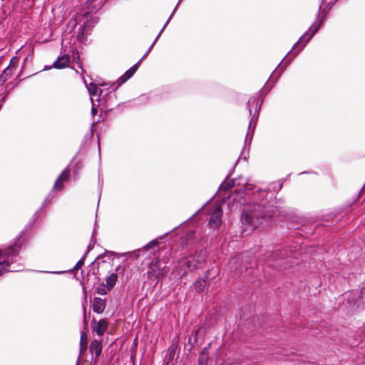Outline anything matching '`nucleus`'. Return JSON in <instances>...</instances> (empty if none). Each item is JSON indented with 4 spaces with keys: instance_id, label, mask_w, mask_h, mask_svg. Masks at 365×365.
Wrapping results in <instances>:
<instances>
[{
    "instance_id": "nucleus-47",
    "label": "nucleus",
    "mask_w": 365,
    "mask_h": 365,
    "mask_svg": "<svg viewBox=\"0 0 365 365\" xmlns=\"http://www.w3.org/2000/svg\"><path fill=\"white\" fill-rule=\"evenodd\" d=\"M148 53H149V52L146 51V53H145L143 56V57L140 59V61H141L144 58H145V56L148 55Z\"/></svg>"
},
{
    "instance_id": "nucleus-6",
    "label": "nucleus",
    "mask_w": 365,
    "mask_h": 365,
    "mask_svg": "<svg viewBox=\"0 0 365 365\" xmlns=\"http://www.w3.org/2000/svg\"><path fill=\"white\" fill-rule=\"evenodd\" d=\"M108 328V322L105 319L96 322L93 318L91 322V329L93 332H96L99 336H102Z\"/></svg>"
},
{
    "instance_id": "nucleus-16",
    "label": "nucleus",
    "mask_w": 365,
    "mask_h": 365,
    "mask_svg": "<svg viewBox=\"0 0 365 365\" xmlns=\"http://www.w3.org/2000/svg\"><path fill=\"white\" fill-rule=\"evenodd\" d=\"M96 230L92 232L90 242L87 247L86 251L85 252V255L87 256L88 253L94 248L95 244L96 242Z\"/></svg>"
},
{
    "instance_id": "nucleus-8",
    "label": "nucleus",
    "mask_w": 365,
    "mask_h": 365,
    "mask_svg": "<svg viewBox=\"0 0 365 365\" xmlns=\"http://www.w3.org/2000/svg\"><path fill=\"white\" fill-rule=\"evenodd\" d=\"M106 307L105 299L100 297H94L93 302V311L97 314L103 312Z\"/></svg>"
},
{
    "instance_id": "nucleus-2",
    "label": "nucleus",
    "mask_w": 365,
    "mask_h": 365,
    "mask_svg": "<svg viewBox=\"0 0 365 365\" xmlns=\"http://www.w3.org/2000/svg\"><path fill=\"white\" fill-rule=\"evenodd\" d=\"M104 0H88L86 4V11L83 14V17L86 19L82 25L79 27L78 34L83 36L88 31L91 30L93 27L98 22V18L94 16H88L91 14H96L103 4Z\"/></svg>"
},
{
    "instance_id": "nucleus-29",
    "label": "nucleus",
    "mask_w": 365,
    "mask_h": 365,
    "mask_svg": "<svg viewBox=\"0 0 365 365\" xmlns=\"http://www.w3.org/2000/svg\"><path fill=\"white\" fill-rule=\"evenodd\" d=\"M305 36H306V34H305L304 36H302V37L299 40V41H298L297 43H295V44H294V48H297L299 46H300L299 49V51H297V53H299V51H301V50L302 49V48L305 46V44H306L307 41H306L304 43L302 44V41H303V38L305 37Z\"/></svg>"
},
{
    "instance_id": "nucleus-34",
    "label": "nucleus",
    "mask_w": 365,
    "mask_h": 365,
    "mask_svg": "<svg viewBox=\"0 0 365 365\" xmlns=\"http://www.w3.org/2000/svg\"><path fill=\"white\" fill-rule=\"evenodd\" d=\"M320 27V24H318L317 26H315L312 31V34L311 35L309 36V38L307 39V42L308 41H309L312 37L313 36L317 33V31L319 30Z\"/></svg>"
},
{
    "instance_id": "nucleus-53",
    "label": "nucleus",
    "mask_w": 365,
    "mask_h": 365,
    "mask_svg": "<svg viewBox=\"0 0 365 365\" xmlns=\"http://www.w3.org/2000/svg\"><path fill=\"white\" fill-rule=\"evenodd\" d=\"M216 274H216V273H215V275H214V276H212V278H215V276H216Z\"/></svg>"
},
{
    "instance_id": "nucleus-38",
    "label": "nucleus",
    "mask_w": 365,
    "mask_h": 365,
    "mask_svg": "<svg viewBox=\"0 0 365 365\" xmlns=\"http://www.w3.org/2000/svg\"><path fill=\"white\" fill-rule=\"evenodd\" d=\"M115 271L118 273H123L125 272V267L123 266H121V265H118L116 268H115Z\"/></svg>"
},
{
    "instance_id": "nucleus-15",
    "label": "nucleus",
    "mask_w": 365,
    "mask_h": 365,
    "mask_svg": "<svg viewBox=\"0 0 365 365\" xmlns=\"http://www.w3.org/2000/svg\"><path fill=\"white\" fill-rule=\"evenodd\" d=\"M87 334L85 332H82L80 341V355L87 349Z\"/></svg>"
},
{
    "instance_id": "nucleus-23",
    "label": "nucleus",
    "mask_w": 365,
    "mask_h": 365,
    "mask_svg": "<svg viewBox=\"0 0 365 365\" xmlns=\"http://www.w3.org/2000/svg\"><path fill=\"white\" fill-rule=\"evenodd\" d=\"M108 255V257L110 258V257H113L115 255V253L113 252H110L106 250L103 254L99 255L96 258V259H101L103 262H106V259H105L106 257Z\"/></svg>"
},
{
    "instance_id": "nucleus-43",
    "label": "nucleus",
    "mask_w": 365,
    "mask_h": 365,
    "mask_svg": "<svg viewBox=\"0 0 365 365\" xmlns=\"http://www.w3.org/2000/svg\"><path fill=\"white\" fill-rule=\"evenodd\" d=\"M237 262V259L235 258H232L231 259L230 261H229V264H235Z\"/></svg>"
},
{
    "instance_id": "nucleus-30",
    "label": "nucleus",
    "mask_w": 365,
    "mask_h": 365,
    "mask_svg": "<svg viewBox=\"0 0 365 365\" xmlns=\"http://www.w3.org/2000/svg\"><path fill=\"white\" fill-rule=\"evenodd\" d=\"M248 158H249V151L246 153L245 150L244 148L243 150L240 153V155L239 157V160H244L245 161H247Z\"/></svg>"
},
{
    "instance_id": "nucleus-17",
    "label": "nucleus",
    "mask_w": 365,
    "mask_h": 365,
    "mask_svg": "<svg viewBox=\"0 0 365 365\" xmlns=\"http://www.w3.org/2000/svg\"><path fill=\"white\" fill-rule=\"evenodd\" d=\"M11 75L12 71L10 68H6L0 76V85H3Z\"/></svg>"
},
{
    "instance_id": "nucleus-48",
    "label": "nucleus",
    "mask_w": 365,
    "mask_h": 365,
    "mask_svg": "<svg viewBox=\"0 0 365 365\" xmlns=\"http://www.w3.org/2000/svg\"><path fill=\"white\" fill-rule=\"evenodd\" d=\"M205 205V204L200 210H197V211L193 215V216L195 215L198 212H200V210L202 209Z\"/></svg>"
},
{
    "instance_id": "nucleus-19",
    "label": "nucleus",
    "mask_w": 365,
    "mask_h": 365,
    "mask_svg": "<svg viewBox=\"0 0 365 365\" xmlns=\"http://www.w3.org/2000/svg\"><path fill=\"white\" fill-rule=\"evenodd\" d=\"M88 91L90 96H99L98 91L100 92L101 89H99L96 85L93 83H91L88 86H87Z\"/></svg>"
},
{
    "instance_id": "nucleus-24",
    "label": "nucleus",
    "mask_w": 365,
    "mask_h": 365,
    "mask_svg": "<svg viewBox=\"0 0 365 365\" xmlns=\"http://www.w3.org/2000/svg\"><path fill=\"white\" fill-rule=\"evenodd\" d=\"M108 291L109 290L108 289L106 284L104 283L99 284L97 288V293L101 295H106L108 293Z\"/></svg>"
},
{
    "instance_id": "nucleus-21",
    "label": "nucleus",
    "mask_w": 365,
    "mask_h": 365,
    "mask_svg": "<svg viewBox=\"0 0 365 365\" xmlns=\"http://www.w3.org/2000/svg\"><path fill=\"white\" fill-rule=\"evenodd\" d=\"M86 257L87 256L83 255V257L77 262V263L73 267V269L68 270V272H73V271L78 270L79 269H81L84 264L85 259H86Z\"/></svg>"
},
{
    "instance_id": "nucleus-51",
    "label": "nucleus",
    "mask_w": 365,
    "mask_h": 365,
    "mask_svg": "<svg viewBox=\"0 0 365 365\" xmlns=\"http://www.w3.org/2000/svg\"><path fill=\"white\" fill-rule=\"evenodd\" d=\"M79 359H80V355L78 356V360H77V362H76V365H78Z\"/></svg>"
},
{
    "instance_id": "nucleus-3",
    "label": "nucleus",
    "mask_w": 365,
    "mask_h": 365,
    "mask_svg": "<svg viewBox=\"0 0 365 365\" xmlns=\"http://www.w3.org/2000/svg\"><path fill=\"white\" fill-rule=\"evenodd\" d=\"M116 85L111 86V91L103 94V91H100L101 102L106 113H108L114 109L115 107L119 106L120 104L117 103V96L115 94Z\"/></svg>"
},
{
    "instance_id": "nucleus-25",
    "label": "nucleus",
    "mask_w": 365,
    "mask_h": 365,
    "mask_svg": "<svg viewBox=\"0 0 365 365\" xmlns=\"http://www.w3.org/2000/svg\"><path fill=\"white\" fill-rule=\"evenodd\" d=\"M19 63V58L16 56H13L9 62V66L6 68H10V69L12 71L13 68H16L18 66Z\"/></svg>"
},
{
    "instance_id": "nucleus-13",
    "label": "nucleus",
    "mask_w": 365,
    "mask_h": 365,
    "mask_svg": "<svg viewBox=\"0 0 365 365\" xmlns=\"http://www.w3.org/2000/svg\"><path fill=\"white\" fill-rule=\"evenodd\" d=\"M175 13V9L173 10V11L172 12V14H170V16H169V18L168 19V20L166 21V22L165 23L164 26H163V28L161 29V30L160 31L159 34H158V36H156L155 39L154 40V41L153 42V43L151 44V46L149 47V48L148 49V52H150L152 49V48L153 47V46L155 45V43L157 42V41L158 40V38H160V36H161V34H163V31L165 30V27L168 26V24H169L170 21L171 20V19L173 18L174 14Z\"/></svg>"
},
{
    "instance_id": "nucleus-45",
    "label": "nucleus",
    "mask_w": 365,
    "mask_h": 365,
    "mask_svg": "<svg viewBox=\"0 0 365 365\" xmlns=\"http://www.w3.org/2000/svg\"><path fill=\"white\" fill-rule=\"evenodd\" d=\"M180 1H181V0H179V1H178V4H176V6H175V9H174V10L175 9V11H177V9H178V6H179V4H180Z\"/></svg>"
},
{
    "instance_id": "nucleus-55",
    "label": "nucleus",
    "mask_w": 365,
    "mask_h": 365,
    "mask_svg": "<svg viewBox=\"0 0 365 365\" xmlns=\"http://www.w3.org/2000/svg\"><path fill=\"white\" fill-rule=\"evenodd\" d=\"M94 263V261L91 262V264H90V266H91L92 264H93Z\"/></svg>"
},
{
    "instance_id": "nucleus-32",
    "label": "nucleus",
    "mask_w": 365,
    "mask_h": 365,
    "mask_svg": "<svg viewBox=\"0 0 365 365\" xmlns=\"http://www.w3.org/2000/svg\"><path fill=\"white\" fill-rule=\"evenodd\" d=\"M60 56L63 61L62 62L64 63V68H65L70 61V56L68 54H64V55H62Z\"/></svg>"
},
{
    "instance_id": "nucleus-31",
    "label": "nucleus",
    "mask_w": 365,
    "mask_h": 365,
    "mask_svg": "<svg viewBox=\"0 0 365 365\" xmlns=\"http://www.w3.org/2000/svg\"><path fill=\"white\" fill-rule=\"evenodd\" d=\"M197 334H198V330H195L192 332L191 336H189L188 339V343H191V340L193 338L194 342H196L197 340Z\"/></svg>"
},
{
    "instance_id": "nucleus-18",
    "label": "nucleus",
    "mask_w": 365,
    "mask_h": 365,
    "mask_svg": "<svg viewBox=\"0 0 365 365\" xmlns=\"http://www.w3.org/2000/svg\"><path fill=\"white\" fill-rule=\"evenodd\" d=\"M62 59L61 58V56H59L57 59L53 63V64L50 66H46L44 68V70H48L51 68H54L56 69H62L64 68V63L62 62Z\"/></svg>"
},
{
    "instance_id": "nucleus-49",
    "label": "nucleus",
    "mask_w": 365,
    "mask_h": 365,
    "mask_svg": "<svg viewBox=\"0 0 365 365\" xmlns=\"http://www.w3.org/2000/svg\"><path fill=\"white\" fill-rule=\"evenodd\" d=\"M94 125H95V123L94 122L92 123V124H91V132H93V127L94 126Z\"/></svg>"
},
{
    "instance_id": "nucleus-42",
    "label": "nucleus",
    "mask_w": 365,
    "mask_h": 365,
    "mask_svg": "<svg viewBox=\"0 0 365 365\" xmlns=\"http://www.w3.org/2000/svg\"><path fill=\"white\" fill-rule=\"evenodd\" d=\"M98 112V110L97 108H94V106H93L92 108H91V113L93 115H95Z\"/></svg>"
},
{
    "instance_id": "nucleus-12",
    "label": "nucleus",
    "mask_w": 365,
    "mask_h": 365,
    "mask_svg": "<svg viewBox=\"0 0 365 365\" xmlns=\"http://www.w3.org/2000/svg\"><path fill=\"white\" fill-rule=\"evenodd\" d=\"M118 279V274L112 273L106 279V286L108 290H110L114 287Z\"/></svg>"
},
{
    "instance_id": "nucleus-35",
    "label": "nucleus",
    "mask_w": 365,
    "mask_h": 365,
    "mask_svg": "<svg viewBox=\"0 0 365 365\" xmlns=\"http://www.w3.org/2000/svg\"><path fill=\"white\" fill-rule=\"evenodd\" d=\"M203 256L205 259V254L202 250H200V252H196V254L192 257V259H200V257Z\"/></svg>"
},
{
    "instance_id": "nucleus-27",
    "label": "nucleus",
    "mask_w": 365,
    "mask_h": 365,
    "mask_svg": "<svg viewBox=\"0 0 365 365\" xmlns=\"http://www.w3.org/2000/svg\"><path fill=\"white\" fill-rule=\"evenodd\" d=\"M251 126H252V124H251V119H250L248 123V131L251 129ZM248 135H249V132L247 133L245 143L246 146L249 147L251 145V138H249Z\"/></svg>"
},
{
    "instance_id": "nucleus-50",
    "label": "nucleus",
    "mask_w": 365,
    "mask_h": 365,
    "mask_svg": "<svg viewBox=\"0 0 365 365\" xmlns=\"http://www.w3.org/2000/svg\"><path fill=\"white\" fill-rule=\"evenodd\" d=\"M200 283H201V280L200 279L199 281L195 282V284L197 285V284H200Z\"/></svg>"
},
{
    "instance_id": "nucleus-14",
    "label": "nucleus",
    "mask_w": 365,
    "mask_h": 365,
    "mask_svg": "<svg viewBox=\"0 0 365 365\" xmlns=\"http://www.w3.org/2000/svg\"><path fill=\"white\" fill-rule=\"evenodd\" d=\"M177 346L174 344H172L168 350V359H167V365L169 364L171 361H173L175 359L176 354Z\"/></svg>"
},
{
    "instance_id": "nucleus-39",
    "label": "nucleus",
    "mask_w": 365,
    "mask_h": 365,
    "mask_svg": "<svg viewBox=\"0 0 365 365\" xmlns=\"http://www.w3.org/2000/svg\"><path fill=\"white\" fill-rule=\"evenodd\" d=\"M41 272L51 273V274H62L63 273H66V271H55V272L42 271Z\"/></svg>"
},
{
    "instance_id": "nucleus-5",
    "label": "nucleus",
    "mask_w": 365,
    "mask_h": 365,
    "mask_svg": "<svg viewBox=\"0 0 365 365\" xmlns=\"http://www.w3.org/2000/svg\"><path fill=\"white\" fill-rule=\"evenodd\" d=\"M222 209L220 207L215 208L210 217L208 225L215 228H219L222 223Z\"/></svg>"
},
{
    "instance_id": "nucleus-26",
    "label": "nucleus",
    "mask_w": 365,
    "mask_h": 365,
    "mask_svg": "<svg viewBox=\"0 0 365 365\" xmlns=\"http://www.w3.org/2000/svg\"><path fill=\"white\" fill-rule=\"evenodd\" d=\"M159 244V242L157 239H154L151 241H150L146 245L145 248L146 250H150L153 248L154 247L157 246Z\"/></svg>"
},
{
    "instance_id": "nucleus-20",
    "label": "nucleus",
    "mask_w": 365,
    "mask_h": 365,
    "mask_svg": "<svg viewBox=\"0 0 365 365\" xmlns=\"http://www.w3.org/2000/svg\"><path fill=\"white\" fill-rule=\"evenodd\" d=\"M70 175V169L67 167L66 168L58 177V179L61 180V182L66 181L68 179Z\"/></svg>"
},
{
    "instance_id": "nucleus-10",
    "label": "nucleus",
    "mask_w": 365,
    "mask_h": 365,
    "mask_svg": "<svg viewBox=\"0 0 365 365\" xmlns=\"http://www.w3.org/2000/svg\"><path fill=\"white\" fill-rule=\"evenodd\" d=\"M230 174L228 175L226 179L220 184L218 190L220 191H227L235 186V180L229 179Z\"/></svg>"
},
{
    "instance_id": "nucleus-28",
    "label": "nucleus",
    "mask_w": 365,
    "mask_h": 365,
    "mask_svg": "<svg viewBox=\"0 0 365 365\" xmlns=\"http://www.w3.org/2000/svg\"><path fill=\"white\" fill-rule=\"evenodd\" d=\"M63 188V183L61 182V180L60 179L57 178L54 183L53 189L62 190Z\"/></svg>"
},
{
    "instance_id": "nucleus-37",
    "label": "nucleus",
    "mask_w": 365,
    "mask_h": 365,
    "mask_svg": "<svg viewBox=\"0 0 365 365\" xmlns=\"http://www.w3.org/2000/svg\"><path fill=\"white\" fill-rule=\"evenodd\" d=\"M210 272H211V270H210V269L207 270L205 274L204 278L202 279V281H203L204 282H206L207 279H209Z\"/></svg>"
},
{
    "instance_id": "nucleus-46",
    "label": "nucleus",
    "mask_w": 365,
    "mask_h": 365,
    "mask_svg": "<svg viewBox=\"0 0 365 365\" xmlns=\"http://www.w3.org/2000/svg\"><path fill=\"white\" fill-rule=\"evenodd\" d=\"M148 53H149V52L146 51V53H145L143 56V57L140 59V61H141L144 58H145V56L148 55Z\"/></svg>"
},
{
    "instance_id": "nucleus-54",
    "label": "nucleus",
    "mask_w": 365,
    "mask_h": 365,
    "mask_svg": "<svg viewBox=\"0 0 365 365\" xmlns=\"http://www.w3.org/2000/svg\"><path fill=\"white\" fill-rule=\"evenodd\" d=\"M177 227H174L171 231H173V230H176V228H177Z\"/></svg>"
},
{
    "instance_id": "nucleus-7",
    "label": "nucleus",
    "mask_w": 365,
    "mask_h": 365,
    "mask_svg": "<svg viewBox=\"0 0 365 365\" xmlns=\"http://www.w3.org/2000/svg\"><path fill=\"white\" fill-rule=\"evenodd\" d=\"M103 349L102 343L101 341L97 339H93L91 341L89 351L91 354H95V360L94 362L96 363L98 361V356L101 355Z\"/></svg>"
},
{
    "instance_id": "nucleus-56",
    "label": "nucleus",
    "mask_w": 365,
    "mask_h": 365,
    "mask_svg": "<svg viewBox=\"0 0 365 365\" xmlns=\"http://www.w3.org/2000/svg\"><path fill=\"white\" fill-rule=\"evenodd\" d=\"M133 365H135V361H133Z\"/></svg>"
},
{
    "instance_id": "nucleus-11",
    "label": "nucleus",
    "mask_w": 365,
    "mask_h": 365,
    "mask_svg": "<svg viewBox=\"0 0 365 365\" xmlns=\"http://www.w3.org/2000/svg\"><path fill=\"white\" fill-rule=\"evenodd\" d=\"M241 222L242 225H251V211L250 210L246 209L242 211Z\"/></svg>"
},
{
    "instance_id": "nucleus-44",
    "label": "nucleus",
    "mask_w": 365,
    "mask_h": 365,
    "mask_svg": "<svg viewBox=\"0 0 365 365\" xmlns=\"http://www.w3.org/2000/svg\"><path fill=\"white\" fill-rule=\"evenodd\" d=\"M86 284H87V286H88V287H91V288H93V287H94V285H95V284H94V283H93L92 284H90V285H89V282H88V281L86 282Z\"/></svg>"
},
{
    "instance_id": "nucleus-36",
    "label": "nucleus",
    "mask_w": 365,
    "mask_h": 365,
    "mask_svg": "<svg viewBox=\"0 0 365 365\" xmlns=\"http://www.w3.org/2000/svg\"><path fill=\"white\" fill-rule=\"evenodd\" d=\"M8 94L9 93L7 91L4 92L2 96L0 98V103H1V104H3L6 100Z\"/></svg>"
},
{
    "instance_id": "nucleus-33",
    "label": "nucleus",
    "mask_w": 365,
    "mask_h": 365,
    "mask_svg": "<svg viewBox=\"0 0 365 365\" xmlns=\"http://www.w3.org/2000/svg\"><path fill=\"white\" fill-rule=\"evenodd\" d=\"M42 210H40V208L34 214L32 217V220L30 222L31 225L34 224L39 217V214Z\"/></svg>"
},
{
    "instance_id": "nucleus-9",
    "label": "nucleus",
    "mask_w": 365,
    "mask_h": 365,
    "mask_svg": "<svg viewBox=\"0 0 365 365\" xmlns=\"http://www.w3.org/2000/svg\"><path fill=\"white\" fill-rule=\"evenodd\" d=\"M205 262V258L203 256L200 257V259H187L184 264L183 267H185L188 271H192L198 267V265Z\"/></svg>"
},
{
    "instance_id": "nucleus-41",
    "label": "nucleus",
    "mask_w": 365,
    "mask_h": 365,
    "mask_svg": "<svg viewBox=\"0 0 365 365\" xmlns=\"http://www.w3.org/2000/svg\"><path fill=\"white\" fill-rule=\"evenodd\" d=\"M250 101H251V98H250L247 101V110L249 111V113L250 115H251V106L250 105Z\"/></svg>"
},
{
    "instance_id": "nucleus-4",
    "label": "nucleus",
    "mask_w": 365,
    "mask_h": 365,
    "mask_svg": "<svg viewBox=\"0 0 365 365\" xmlns=\"http://www.w3.org/2000/svg\"><path fill=\"white\" fill-rule=\"evenodd\" d=\"M140 63V60H139L135 64L132 66L128 70H127L123 75H122L118 79L113 83V85H116V88H118L120 86L125 83L128 80H129L137 71L139 68V64Z\"/></svg>"
},
{
    "instance_id": "nucleus-1",
    "label": "nucleus",
    "mask_w": 365,
    "mask_h": 365,
    "mask_svg": "<svg viewBox=\"0 0 365 365\" xmlns=\"http://www.w3.org/2000/svg\"><path fill=\"white\" fill-rule=\"evenodd\" d=\"M23 233L24 232L4 251L0 250V275L4 272H19L23 269V264L16 263L20 259L19 256L21 249L20 238Z\"/></svg>"
},
{
    "instance_id": "nucleus-22",
    "label": "nucleus",
    "mask_w": 365,
    "mask_h": 365,
    "mask_svg": "<svg viewBox=\"0 0 365 365\" xmlns=\"http://www.w3.org/2000/svg\"><path fill=\"white\" fill-rule=\"evenodd\" d=\"M54 197V193L51 191L45 198L40 210H43L46 207L47 204L50 203Z\"/></svg>"
},
{
    "instance_id": "nucleus-52",
    "label": "nucleus",
    "mask_w": 365,
    "mask_h": 365,
    "mask_svg": "<svg viewBox=\"0 0 365 365\" xmlns=\"http://www.w3.org/2000/svg\"><path fill=\"white\" fill-rule=\"evenodd\" d=\"M98 150H100V142H98Z\"/></svg>"
},
{
    "instance_id": "nucleus-40",
    "label": "nucleus",
    "mask_w": 365,
    "mask_h": 365,
    "mask_svg": "<svg viewBox=\"0 0 365 365\" xmlns=\"http://www.w3.org/2000/svg\"><path fill=\"white\" fill-rule=\"evenodd\" d=\"M98 225L97 224V222L96 221L95 224H94V227H93V231L92 232H94L96 230V236L98 235Z\"/></svg>"
}]
</instances>
